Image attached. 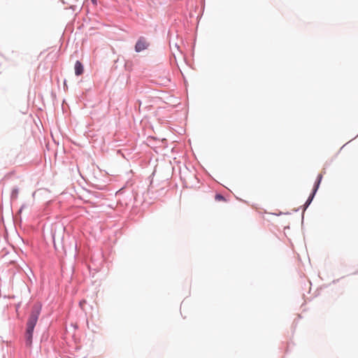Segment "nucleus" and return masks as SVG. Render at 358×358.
<instances>
[{"label":"nucleus","mask_w":358,"mask_h":358,"mask_svg":"<svg viewBox=\"0 0 358 358\" xmlns=\"http://www.w3.org/2000/svg\"><path fill=\"white\" fill-rule=\"evenodd\" d=\"M74 69H75V74L76 76H78L82 75L84 72V66H83V64H82V62H80L79 60H77L75 63Z\"/></svg>","instance_id":"obj_3"},{"label":"nucleus","mask_w":358,"mask_h":358,"mask_svg":"<svg viewBox=\"0 0 358 358\" xmlns=\"http://www.w3.org/2000/svg\"><path fill=\"white\" fill-rule=\"evenodd\" d=\"M315 194H316V193H315L313 192H311V193L310 194L309 196L308 197L306 201L305 202V203H304V205L303 206V211H305L308 208V206L312 203V201H313ZM303 213H304V212H303L302 220H303Z\"/></svg>","instance_id":"obj_4"},{"label":"nucleus","mask_w":358,"mask_h":358,"mask_svg":"<svg viewBox=\"0 0 358 358\" xmlns=\"http://www.w3.org/2000/svg\"><path fill=\"white\" fill-rule=\"evenodd\" d=\"M52 239H53V244H54L55 249L56 250H57L58 249H57V245H56V243H55V236L54 235H52Z\"/></svg>","instance_id":"obj_9"},{"label":"nucleus","mask_w":358,"mask_h":358,"mask_svg":"<svg viewBox=\"0 0 358 358\" xmlns=\"http://www.w3.org/2000/svg\"><path fill=\"white\" fill-rule=\"evenodd\" d=\"M42 304L41 302L35 303L31 309L26 322L25 331V344L27 346H31L33 341L34 330L36 325L38 317L41 313Z\"/></svg>","instance_id":"obj_1"},{"label":"nucleus","mask_w":358,"mask_h":358,"mask_svg":"<svg viewBox=\"0 0 358 358\" xmlns=\"http://www.w3.org/2000/svg\"><path fill=\"white\" fill-rule=\"evenodd\" d=\"M19 194V188L17 187H14L12 189L11 193H10V200H16L18 197Z\"/></svg>","instance_id":"obj_6"},{"label":"nucleus","mask_w":358,"mask_h":358,"mask_svg":"<svg viewBox=\"0 0 358 358\" xmlns=\"http://www.w3.org/2000/svg\"><path fill=\"white\" fill-rule=\"evenodd\" d=\"M322 179V174H319L316 178V180L315 181L312 192L317 193V192L319 189L320 185L321 183Z\"/></svg>","instance_id":"obj_5"},{"label":"nucleus","mask_w":358,"mask_h":358,"mask_svg":"<svg viewBox=\"0 0 358 358\" xmlns=\"http://www.w3.org/2000/svg\"><path fill=\"white\" fill-rule=\"evenodd\" d=\"M92 1V3L94 4V5H96L97 3V1L96 0H91Z\"/></svg>","instance_id":"obj_10"},{"label":"nucleus","mask_w":358,"mask_h":358,"mask_svg":"<svg viewBox=\"0 0 358 358\" xmlns=\"http://www.w3.org/2000/svg\"><path fill=\"white\" fill-rule=\"evenodd\" d=\"M150 43L147 38L144 36H140L136 43L134 49L136 52H141L148 49Z\"/></svg>","instance_id":"obj_2"},{"label":"nucleus","mask_w":358,"mask_h":358,"mask_svg":"<svg viewBox=\"0 0 358 358\" xmlns=\"http://www.w3.org/2000/svg\"><path fill=\"white\" fill-rule=\"evenodd\" d=\"M215 199L216 201H225V197L221 194H216Z\"/></svg>","instance_id":"obj_7"},{"label":"nucleus","mask_w":358,"mask_h":358,"mask_svg":"<svg viewBox=\"0 0 358 358\" xmlns=\"http://www.w3.org/2000/svg\"><path fill=\"white\" fill-rule=\"evenodd\" d=\"M25 207H26V205H25V204H22V205L21 206V207L20 208V209H19V210H18V213H22V210H23Z\"/></svg>","instance_id":"obj_8"}]
</instances>
